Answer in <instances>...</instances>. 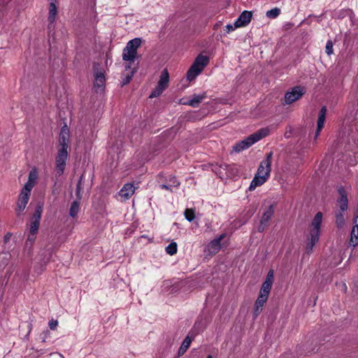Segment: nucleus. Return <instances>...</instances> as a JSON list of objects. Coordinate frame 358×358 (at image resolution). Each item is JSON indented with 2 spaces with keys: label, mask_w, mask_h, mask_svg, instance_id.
Returning <instances> with one entry per match:
<instances>
[{
  "label": "nucleus",
  "mask_w": 358,
  "mask_h": 358,
  "mask_svg": "<svg viewBox=\"0 0 358 358\" xmlns=\"http://www.w3.org/2000/svg\"><path fill=\"white\" fill-rule=\"evenodd\" d=\"M141 39L139 38H135L132 40H130L126 45V48L129 50H132L134 52H137L138 48L141 46Z\"/></svg>",
  "instance_id": "nucleus-22"
},
{
  "label": "nucleus",
  "mask_w": 358,
  "mask_h": 358,
  "mask_svg": "<svg viewBox=\"0 0 358 358\" xmlns=\"http://www.w3.org/2000/svg\"><path fill=\"white\" fill-rule=\"evenodd\" d=\"M38 178V171L36 169H32L29 173L28 181L25 183L22 189L30 192L35 185L36 181Z\"/></svg>",
  "instance_id": "nucleus-15"
},
{
  "label": "nucleus",
  "mask_w": 358,
  "mask_h": 358,
  "mask_svg": "<svg viewBox=\"0 0 358 358\" xmlns=\"http://www.w3.org/2000/svg\"><path fill=\"white\" fill-rule=\"evenodd\" d=\"M326 113H327V108L325 106H323L321 108L320 113H319V117H318V120H317V131L315 133V138H317L319 136L320 131L322 130V129L324 127L325 117H326Z\"/></svg>",
  "instance_id": "nucleus-20"
},
{
  "label": "nucleus",
  "mask_w": 358,
  "mask_h": 358,
  "mask_svg": "<svg viewBox=\"0 0 358 358\" xmlns=\"http://www.w3.org/2000/svg\"><path fill=\"white\" fill-rule=\"evenodd\" d=\"M355 226L351 231L350 245L355 248L358 245V215L354 219Z\"/></svg>",
  "instance_id": "nucleus-19"
},
{
  "label": "nucleus",
  "mask_w": 358,
  "mask_h": 358,
  "mask_svg": "<svg viewBox=\"0 0 358 358\" xmlns=\"http://www.w3.org/2000/svg\"><path fill=\"white\" fill-rule=\"evenodd\" d=\"M93 71L94 75V87L96 92H102L105 88V75L104 73L100 70V64L94 63L93 65Z\"/></svg>",
  "instance_id": "nucleus-6"
},
{
  "label": "nucleus",
  "mask_w": 358,
  "mask_h": 358,
  "mask_svg": "<svg viewBox=\"0 0 358 358\" xmlns=\"http://www.w3.org/2000/svg\"><path fill=\"white\" fill-rule=\"evenodd\" d=\"M343 287H344V289H347V286H346V285H345V283L343 285Z\"/></svg>",
  "instance_id": "nucleus-46"
},
{
  "label": "nucleus",
  "mask_w": 358,
  "mask_h": 358,
  "mask_svg": "<svg viewBox=\"0 0 358 358\" xmlns=\"http://www.w3.org/2000/svg\"><path fill=\"white\" fill-rule=\"evenodd\" d=\"M57 6L55 3L51 2L49 6V15H48V18L50 23L52 24L54 22V21L55 20V17L57 15Z\"/></svg>",
  "instance_id": "nucleus-23"
},
{
  "label": "nucleus",
  "mask_w": 358,
  "mask_h": 358,
  "mask_svg": "<svg viewBox=\"0 0 358 358\" xmlns=\"http://www.w3.org/2000/svg\"><path fill=\"white\" fill-rule=\"evenodd\" d=\"M69 157L67 150L64 149H59L56 157L55 164L57 174L60 176L64 173L66 161Z\"/></svg>",
  "instance_id": "nucleus-7"
},
{
  "label": "nucleus",
  "mask_w": 358,
  "mask_h": 358,
  "mask_svg": "<svg viewBox=\"0 0 358 358\" xmlns=\"http://www.w3.org/2000/svg\"><path fill=\"white\" fill-rule=\"evenodd\" d=\"M185 219L189 222H192L195 218L194 210L192 208H187L184 212Z\"/></svg>",
  "instance_id": "nucleus-30"
},
{
  "label": "nucleus",
  "mask_w": 358,
  "mask_h": 358,
  "mask_svg": "<svg viewBox=\"0 0 358 358\" xmlns=\"http://www.w3.org/2000/svg\"><path fill=\"white\" fill-rule=\"evenodd\" d=\"M40 220H41V211L39 210H37L35 212V213L34 214L31 220L38 221V222H40Z\"/></svg>",
  "instance_id": "nucleus-40"
},
{
  "label": "nucleus",
  "mask_w": 358,
  "mask_h": 358,
  "mask_svg": "<svg viewBox=\"0 0 358 358\" xmlns=\"http://www.w3.org/2000/svg\"><path fill=\"white\" fill-rule=\"evenodd\" d=\"M265 282L273 284V271L270 270L267 273Z\"/></svg>",
  "instance_id": "nucleus-37"
},
{
  "label": "nucleus",
  "mask_w": 358,
  "mask_h": 358,
  "mask_svg": "<svg viewBox=\"0 0 358 358\" xmlns=\"http://www.w3.org/2000/svg\"><path fill=\"white\" fill-rule=\"evenodd\" d=\"M136 71V68L132 69L130 74L126 76L125 78L123 79L122 84L123 85L128 84L131 81V80L132 77L134 76Z\"/></svg>",
  "instance_id": "nucleus-34"
},
{
  "label": "nucleus",
  "mask_w": 358,
  "mask_h": 358,
  "mask_svg": "<svg viewBox=\"0 0 358 358\" xmlns=\"http://www.w3.org/2000/svg\"><path fill=\"white\" fill-rule=\"evenodd\" d=\"M165 250L166 253L170 255H173L176 254L178 250L177 243L176 242L171 243L166 247Z\"/></svg>",
  "instance_id": "nucleus-28"
},
{
  "label": "nucleus",
  "mask_w": 358,
  "mask_h": 358,
  "mask_svg": "<svg viewBox=\"0 0 358 358\" xmlns=\"http://www.w3.org/2000/svg\"><path fill=\"white\" fill-rule=\"evenodd\" d=\"M273 152L266 155L265 159L261 162L256 174L249 186V190L253 191L256 187L262 185L270 177Z\"/></svg>",
  "instance_id": "nucleus-1"
},
{
  "label": "nucleus",
  "mask_w": 358,
  "mask_h": 358,
  "mask_svg": "<svg viewBox=\"0 0 358 358\" xmlns=\"http://www.w3.org/2000/svg\"><path fill=\"white\" fill-rule=\"evenodd\" d=\"M29 196L30 192L25 191L24 189L21 190L15 208V213L17 216H20L22 214L29 201Z\"/></svg>",
  "instance_id": "nucleus-9"
},
{
  "label": "nucleus",
  "mask_w": 358,
  "mask_h": 358,
  "mask_svg": "<svg viewBox=\"0 0 358 358\" xmlns=\"http://www.w3.org/2000/svg\"><path fill=\"white\" fill-rule=\"evenodd\" d=\"M269 293L270 292L261 288L259 294L268 297Z\"/></svg>",
  "instance_id": "nucleus-43"
},
{
  "label": "nucleus",
  "mask_w": 358,
  "mask_h": 358,
  "mask_svg": "<svg viewBox=\"0 0 358 358\" xmlns=\"http://www.w3.org/2000/svg\"><path fill=\"white\" fill-rule=\"evenodd\" d=\"M264 303H265L263 302L262 301H259L258 299L256 300L255 306H254V316L255 317H257L259 315V313L262 312V307L264 306Z\"/></svg>",
  "instance_id": "nucleus-26"
},
{
  "label": "nucleus",
  "mask_w": 358,
  "mask_h": 358,
  "mask_svg": "<svg viewBox=\"0 0 358 358\" xmlns=\"http://www.w3.org/2000/svg\"><path fill=\"white\" fill-rule=\"evenodd\" d=\"M272 285L273 284H271L269 282H266L264 281L263 282V284L262 285L261 288L263 289L267 290L268 292H271V287H272Z\"/></svg>",
  "instance_id": "nucleus-38"
},
{
  "label": "nucleus",
  "mask_w": 358,
  "mask_h": 358,
  "mask_svg": "<svg viewBox=\"0 0 358 358\" xmlns=\"http://www.w3.org/2000/svg\"><path fill=\"white\" fill-rule=\"evenodd\" d=\"M49 327L52 330H55L58 325L57 320H51L48 323Z\"/></svg>",
  "instance_id": "nucleus-39"
},
{
  "label": "nucleus",
  "mask_w": 358,
  "mask_h": 358,
  "mask_svg": "<svg viewBox=\"0 0 358 358\" xmlns=\"http://www.w3.org/2000/svg\"><path fill=\"white\" fill-rule=\"evenodd\" d=\"M236 27H235V23L233 24H227L226 27H225V29L227 30V33H229L232 31H234Z\"/></svg>",
  "instance_id": "nucleus-41"
},
{
  "label": "nucleus",
  "mask_w": 358,
  "mask_h": 358,
  "mask_svg": "<svg viewBox=\"0 0 358 358\" xmlns=\"http://www.w3.org/2000/svg\"><path fill=\"white\" fill-rule=\"evenodd\" d=\"M209 58L203 55H199L187 73V78L191 81L196 78L208 65Z\"/></svg>",
  "instance_id": "nucleus-4"
},
{
  "label": "nucleus",
  "mask_w": 358,
  "mask_h": 358,
  "mask_svg": "<svg viewBox=\"0 0 358 358\" xmlns=\"http://www.w3.org/2000/svg\"><path fill=\"white\" fill-rule=\"evenodd\" d=\"M207 358H213V357L211 355H208Z\"/></svg>",
  "instance_id": "nucleus-47"
},
{
  "label": "nucleus",
  "mask_w": 358,
  "mask_h": 358,
  "mask_svg": "<svg viewBox=\"0 0 358 358\" xmlns=\"http://www.w3.org/2000/svg\"><path fill=\"white\" fill-rule=\"evenodd\" d=\"M167 184L169 185V186L171 187V189H173V188H177L179 187L180 185V182L177 180V178L174 176H171L167 180H166V182Z\"/></svg>",
  "instance_id": "nucleus-31"
},
{
  "label": "nucleus",
  "mask_w": 358,
  "mask_h": 358,
  "mask_svg": "<svg viewBox=\"0 0 358 358\" xmlns=\"http://www.w3.org/2000/svg\"><path fill=\"white\" fill-rule=\"evenodd\" d=\"M137 57V52H134L132 50H129L124 48L122 52V59L128 62V64L126 66V69H131V64L134 63V61Z\"/></svg>",
  "instance_id": "nucleus-16"
},
{
  "label": "nucleus",
  "mask_w": 358,
  "mask_h": 358,
  "mask_svg": "<svg viewBox=\"0 0 358 358\" xmlns=\"http://www.w3.org/2000/svg\"><path fill=\"white\" fill-rule=\"evenodd\" d=\"M280 14V9L278 8H274L269 10H268L266 13V15L268 18H275Z\"/></svg>",
  "instance_id": "nucleus-29"
},
{
  "label": "nucleus",
  "mask_w": 358,
  "mask_h": 358,
  "mask_svg": "<svg viewBox=\"0 0 358 358\" xmlns=\"http://www.w3.org/2000/svg\"><path fill=\"white\" fill-rule=\"evenodd\" d=\"M257 299L259 300V301H262L263 302L266 303L267 299H268V297L259 294Z\"/></svg>",
  "instance_id": "nucleus-44"
},
{
  "label": "nucleus",
  "mask_w": 358,
  "mask_h": 358,
  "mask_svg": "<svg viewBox=\"0 0 358 358\" xmlns=\"http://www.w3.org/2000/svg\"><path fill=\"white\" fill-rule=\"evenodd\" d=\"M270 133L268 128H262L255 133L251 134L243 141H241L236 143L233 146V151L238 153L245 149H248L251 145L260 141L262 138L267 136Z\"/></svg>",
  "instance_id": "nucleus-3"
},
{
  "label": "nucleus",
  "mask_w": 358,
  "mask_h": 358,
  "mask_svg": "<svg viewBox=\"0 0 358 358\" xmlns=\"http://www.w3.org/2000/svg\"><path fill=\"white\" fill-rule=\"evenodd\" d=\"M195 334L192 331H189L185 338L183 340L179 350L178 355H184L189 348L192 341L194 339Z\"/></svg>",
  "instance_id": "nucleus-17"
},
{
  "label": "nucleus",
  "mask_w": 358,
  "mask_h": 358,
  "mask_svg": "<svg viewBox=\"0 0 358 358\" xmlns=\"http://www.w3.org/2000/svg\"><path fill=\"white\" fill-rule=\"evenodd\" d=\"M265 282L273 284V271L270 270L267 273Z\"/></svg>",
  "instance_id": "nucleus-36"
},
{
  "label": "nucleus",
  "mask_w": 358,
  "mask_h": 358,
  "mask_svg": "<svg viewBox=\"0 0 358 358\" xmlns=\"http://www.w3.org/2000/svg\"><path fill=\"white\" fill-rule=\"evenodd\" d=\"M357 106H358V99H357Z\"/></svg>",
  "instance_id": "nucleus-48"
},
{
  "label": "nucleus",
  "mask_w": 358,
  "mask_h": 358,
  "mask_svg": "<svg viewBox=\"0 0 358 358\" xmlns=\"http://www.w3.org/2000/svg\"><path fill=\"white\" fill-rule=\"evenodd\" d=\"M206 98V92L202 94H193L192 98L185 104L189 105L192 107H197L199 104Z\"/></svg>",
  "instance_id": "nucleus-21"
},
{
  "label": "nucleus",
  "mask_w": 358,
  "mask_h": 358,
  "mask_svg": "<svg viewBox=\"0 0 358 358\" xmlns=\"http://www.w3.org/2000/svg\"><path fill=\"white\" fill-rule=\"evenodd\" d=\"M322 218V213L317 212L310 222L309 234L307 236L306 250L308 253L312 252L314 245L319 241Z\"/></svg>",
  "instance_id": "nucleus-2"
},
{
  "label": "nucleus",
  "mask_w": 358,
  "mask_h": 358,
  "mask_svg": "<svg viewBox=\"0 0 358 358\" xmlns=\"http://www.w3.org/2000/svg\"><path fill=\"white\" fill-rule=\"evenodd\" d=\"M135 192V187L133 184L127 183L124 185L120 191V196L124 199H128Z\"/></svg>",
  "instance_id": "nucleus-18"
},
{
  "label": "nucleus",
  "mask_w": 358,
  "mask_h": 358,
  "mask_svg": "<svg viewBox=\"0 0 358 358\" xmlns=\"http://www.w3.org/2000/svg\"><path fill=\"white\" fill-rule=\"evenodd\" d=\"M80 210V202L78 201H74L72 202L69 210V215L72 217H75Z\"/></svg>",
  "instance_id": "nucleus-24"
},
{
  "label": "nucleus",
  "mask_w": 358,
  "mask_h": 358,
  "mask_svg": "<svg viewBox=\"0 0 358 358\" xmlns=\"http://www.w3.org/2000/svg\"><path fill=\"white\" fill-rule=\"evenodd\" d=\"M325 52L328 55H331L334 52L333 42L331 40L327 41L326 43Z\"/></svg>",
  "instance_id": "nucleus-33"
},
{
  "label": "nucleus",
  "mask_w": 358,
  "mask_h": 358,
  "mask_svg": "<svg viewBox=\"0 0 358 358\" xmlns=\"http://www.w3.org/2000/svg\"><path fill=\"white\" fill-rule=\"evenodd\" d=\"M159 187L162 189H166V190H169L171 192H173V189H171V187L169 186V184L167 183H165V184H162L159 185Z\"/></svg>",
  "instance_id": "nucleus-42"
},
{
  "label": "nucleus",
  "mask_w": 358,
  "mask_h": 358,
  "mask_svg": "<svg viewBox=\"0 0 358 358\" xmlns=\"http://www.w3.org/2000/svg\"><path fill=\"white\" fill-rule=\"evenodd\" d=\"M274 210L273 206H269L264 212L262 219L260 220L259 225L258 227V231L259 232L264 231L268 225V222L273 215Z\"/></svg>",
  "instance_id": "nucleus-10"
},
{
  "label": "nucleus",
  "mask_w": 358,
  "mask_h": 358,
  "mask_svg": "<svg viewBox=\"0 0 358 358\" xmlns=\"http://www.w3.org/2000/svg\"><path fill=\"white\" fill-rule=\"evenodd\" d=\"M339 197L337 199V206L340 211H345L348 208V200L347 193L343 187H340L338 190Z\"/></svg>",
  "instance_id": "nucleus-13"
},
{
  "label": "nucleus",
  "mask_w": 358,
  "mask_h": 358,
  "mask_svg": "<svg viewBox=\"0 0 358 358\" xmlns=\"http://www.w3.org/2000/svg\"><path fill=\"white\" fill-rule=\"evenodd\" d=\"M83 175H82L80 177V179L78 180V183L76 185V194L78 200H80L82 198V192H83Z\"/></svg>",
  "instance_id": "nucleus-25"
},
{
  "label": "nucleus",
  "mask_w": 358,
  "mask_h": 358,
  "mask_svg": "<svg viewBox=\"0 0 358 358\" xmlns=\"http://www.w3.org/2000/svg\"><path fill=\"white\" fill-rule=\"evenodd\" d=\"M225 237V234H222L217 238L211 241L207 245L206 250L209 255H213L217 253L221 247V241Z\"/></svg>",
  "instance_id": "nucleus-12"
},
{
  "label": "nucleus",
  "mask_w": 358,
  "mask_h": 358,
  "mask_svg": "<svg viewBox=\"0 0 358 358\" xmlns=\"http://www.w3.org/2000/svg\"><path fill=\"white\" fill-rule=\"evenodd\" d=\"M36 234H30L29 233V234L28 235L27 241H26V245H28L29 243L30 244V245H31L34 243V242L36 240Z\"/></svg>",
  "instance_id": "nucleus-35"
},
{
  "label": "nucleus",
  "mask_w": 358,
  "mask_h": 358,
  "mask_svg": "<svg viewBox=\"0 0 358 358\" xmlns=\"http://www.w3.org/2000/svg\"><path fill=\"white\" fill-rule=\"evenodd\" d=\"M40 222L38 221L31 220L30 223L29 232L30 234H36L38 230Z\"/></svg>",
  "instance_id": "nucleus-32"
},
{
  "label": "nucleus",
  "mask_w": 358,
  "mask_h": 358,
  "mask_svg": "<svg viewBox=\"0 0 358 358\" xmlns=\"http://www.w3.org/2000/svg\"><path fill=\"white\" fill-rule=\"evenodd\" d=\"M252 14L250 11H243L235 21V27H245L251 21Z\"/></svg>",
  "instance_id": "nucleus-14"
},
{
  "label": "nucleus",
  "mask_w": 358,
  "mask_h": 358,
  "mask_svg": "<svg viewBox=\"0 0 358 358\" xmlns=\"http://www.w3.org/2000/svg\"><path fill=\"white\" fill-rule=\"evenodd\" d=\"M336 223L338 228H341L345 224V217L341 211L336 213Z\"/></svg>",
  "instance_id": "nucleus-27"
},
{
  "label": "nucleus",
  "mask_w": 358,
  "mask_h": 358,
  "mask_svg": "<svg viewBox=\"0 0 358 358\" xmlns=\"http://www.w3.org/2000/svg\"><path fill=\"white\" fill-rule=\"evenodd\" d=\"M45 334V336L43 338V342H45V338L47 337V335L48 334V331H46L45 332H44Z\"/></svg>",
  "instance_id": "nucleus-45"
},
{
  "label": "nucleus",
  "mask_w": 358,
  "mask_h": 358,
  "mask_svg": "<svg viewBox=\"0 0 358 358\" xmlns=\"http://www.w3.org/2000/svg\"><path fill=\"white\" fill-rule=\"evenodd\" d=\"M305 94V89L301 86H296L287 92L285 95V101L286 104H291L299 100Z\"/></svg>",
  "instance_id": "nucleus-8"
},
{
  "label": "nucleus",
  "mask_w": 358,
  "mask_h": 358,
  "mask_svg": "<svg viewBox=\"0 0 358 358\" xmlns=\"http://www.w3.org/2000/svg\"><path fill=\"white\" fill-rule=\"evenodd\" d=\"M169 81V75L166 69L162 71L160 75L159 80L155 89L151 92L150 98H154L159 96L167 88Z\"/></svg>",
  "instance_id": "nucleus-5"
},
{
  "label": "nucleus",
  "mask_w": 358,
  "mask_h": 358,
  "mask_svg": "<svg viewBox=\"0 0 358 358\" xmlns=\"http://www.w3.org/2000/svg\"><path fill=\"white\" fill-rule=\"evenodd\" d=\"M69 129L66 125L62 127L59 137V144L60 148L59 149H64L67 150L69 142Z\"/></svg>",
  "instance_id": "nucleus-11"
}]
</instances>
